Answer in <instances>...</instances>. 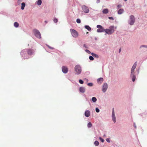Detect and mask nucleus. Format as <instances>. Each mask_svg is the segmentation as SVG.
I'll use <instances>...</instances> for the list:
<instances>
[{"instance_id":"c03bdc74","label":"nucleus","mask_w":147,"mask_h":147,"mask_svg":"<svg viewBox=\"0 0 147 147\" xmlns=\"http://www.w3.org/2000/svg\"><path fill=\"white\" fill-rule=\"evenodd\" d=\"M45 22L46 23H47V22L46 21H45Z\"/></svg>"},{"instance_id":"cd10ccee","label":"nucleus","mask_w":147,"mask_h":147,"mask_svg":"<svg viewBox=\"0 0 147 147\" xmlns=\"http://www.w3.org/2000/svg\"><path fill=\"white\" fill-rule=\"evenodd\" d=\"M76 22L78 23H80L81 22L80 20L79 19H77L76 20Z\"/></svg>"},{"instance_id":"ea45409f","label":"nucleus","mask_w":147,"mask_h":147,"mask_svg":"<svg viewBox=\"0 0 147 147\" xmlns=\"http://www.w3.org/2000/svg\"><path fill=\"white\" fill-rule=\"evenodd\" d=\"M84 47H85L86 48V45H85V44H84Z\"/></svg>"},{"instance_id":"a18cd8bd","label":"nucleus","mask_w":147,"mask_h":147,"mask_svg":"<svg viewBox=\"0 0 147 147\" xmlns=\"http://www.w3.org/2000/svg\"><path fill=\"white\" fill-rule=\"evenodd\" d=\"M23 51H22V52H21L22 55V53H23Z\"/></svg>"},{"instance_id":"37998d69","label":"nucleus","mask_w":147,"mask_h":147,"mask_svg":"<svg viewBox=\"0 0 147 147\" xmlns=\"http://www.w3.org/2000/svg\"><path fill=\"white\" fill-rule=\"evenodd\" d=\"M18 2H19V1H20H20H21V0H18Z\"/></svg>"},{"instance_id":"5701e85b","label":"nucleus","mask_w":147,"mask_h":147,"mask_svg":"<svg viewBox=\"0 0 147 147\" xmlns=\"http://www.w3.org/2000/svg\"><path fill=\"white\" fill-rule=\"evenodd\" d=\"M87 126L88 128L91 127L92 126V124L90 122L88 123L87 125Z\"/></svg>"},{"instance_id":"9d476101","label":"nucleus","mask_w":147,"mask_h":147,"mask_svg":"<svg viewBox=\"0 0 147 147\" xmlns=\"http://www.w3.org/2000/svg\"><path fill=\"white\" fill-rule=\"evenodd\" d=\"M27 53L29 55H31L34 52L33 50L31 49H26Z\"/></svg>"},{"instance_id":"2eb2a0df","label":"nucleus","mask_w":147,"mask_h":147,"mask_svg":"<svg viewBox=\"0 0 147 147\" xmlns=\"http://www.w3.org/2000/svg\"><path fill=\"white\" fill-rule=\"evenodd\" d=\"M85 88L83 87H80V91L82 93H84L85 92Z\"/></svg>"},{"instance_id":"423d86ee","label":"nucleus","mask_w":147,"mask_h":147,"mask_svg":"<svg viewBox=\"0 0 147 147\" xmlns=\"http://www.w3.org/2000/svg\"><path fill=\"white\" fill-rule=\"evenodd\" d=\"M130 20L129 22V24L132 25L133 24L135 21L134 16L133 15H131L130 17Z\"/></svg>"},{"instance_id":"f3484780","label":"nucleus","mask_w":147,"mask_h":147,"mask_svg":"<svg viewBox=\"0 0 147 147\" xmlns=\"http://www.w3.org/2000/svg\"><path fill=\"white\" fill-rule=\"evenodd\" d=\"M109 12V10L108 9H103L102 11V12L104 14H107Z\"/></svg>"},{"instance_id":"473e14b6","label":"nucleus","mask_w":147,"mask_h":147,"mask_svg":"<svg viewBox=\"0 0 147 147\" xmlns=\"http://www.w3.org/2000/svg\"><path fill=\"white\" fill-rule=\"evenodd\" d=\"M47 46L50 49H54L53 48L51 47H50V46H49V45H47Z\"/></svg>"},{"instance_id":"aec40b11","label":"nucleus","mask_w":147,"mask_h":147,"mask_svg":"<svg viewBox=\"0 0 147 147\" xmlns=\"http://www.w3.org/2000/svg\"><path fill=\"white\" fill-rule=\"evenodd\" d=\"M85 27L86 29H87L89 31H90L91 30V28L88 26H85Z\"/></svg>"},{"instance_id":"58836bf2","label":"nucleus","mask_w":147,"mask_h":147,"mask_svg":"<svg viewBox=\"0 0 147 147\" xmlns=\"http://www.w3.org/2000/svg\"><path fill=\"white\" fill-rule=\"evenodd\" d=\"M142 47H147V46H146V45H142L140 46V48H141Z\"/></svg>"},{"instance_id":"4c0bfd02","label":"nucleus","mask_w":147,"mask_h":147,"mask_svg":"<svg viewBox=\"0 0 147 147\" xmlns=\"http://www.w3.org/2000/svg\"><path fill=\"white\" fill-rule=\"evenodd\" d=\"M108 18H109V19L110 20H114L113 18L112 17H109Z\"/></svg>"},{"instance_id":"ddd939ff","label":"nucleus","mask_w":147,"mask_h":147,"mask_svg":"<svg viewBox=\"0 0 147 147\" xmlns=\"http://www.w3.org/2000/svg\"><path fill=\"white\" fill-rule=\"evenodd\" d=\"M103 80V79L102 78H100L98 79L97 80L98 84H101Z\"/></svg>"},{"instance_id":"4468645a","label":"nucleus","mask_w":147,"mask_h":147,"mask_svg":"<svg viewBox=\"0 0 147 147\" xmlns=\"http://www.w3.org/2000/svg\"><path fill=\"white\" fill-rule=\"evenodd\" d=\"M90 115V113L89 111L87 110L85 113V115L86 117H88Z\"/></svg>"},{"instance_id":"c756f323","label":"nucleus","mask_w":147,"mask_h":147,"mask_svg":"<svg viewBox=\"0 0 147 147\" xmlns=\"http://www.w3.org/2000/svg\"><path fill=\"white\" fill-rule=\"evenodd\" d=\"M87 85L88 86H93V84L91 83H88L87 84Z\"/></svg>"},{"instance_id":"f257e3e1","label":"nucleus","mask_w":147,"mask_h":147,"mask_svg":"<svg viewBox=\"0 0 147 147\" xmlns=\"http://www.w3.org/2000/svg\"><path fill=\"white\" fill-rule=\"evenodd\" d=\"M114 27L113 26H111L109 27V29H105V32L106 34H111L114 32Z\"/></svg>"},{"instance_id":"39448f33","label":"nucleus","mask_w":147,"mask_h":147,"mask_svg":"<svg viewBox=\"0 0 147 147\" xmlns=\"http://www.w3.org/2000/svg\"><path fill=\"white\" fill-rule=\"evenodd\" d=\"M97 28H98L97 30V32H101L104 31L105 32V29H104L101 25H97Z\"/></svg>"},{"instance_id":"7ed1b4c3","label":"nucleus","mask_w":147,"mask_h":147,"mask_svg":"<svg viewBox=\"0 0 147 147\" xmlns=\"http://www.w3.org/2000/svg\"><path fill=\"white\" fill-rule=\"evenodd\" d=\"M70 31L71 35L74 37L76 38L78 37L79 36L78 33L75 30L73 29H70Z\"/></svg>"},{"instance_id":"9b49d317","label":"nucleus","mask_w":147,"mask_h":147,"mask_svg":"<svg viewBox=\"0 0 147 147\" xmlns=\"http://www.w3.org/2000/svg\"><path fill=\"white\" fill-rule=\"evenodd\" d=\"M112 120L113 121L114 123H115L116 121L115 117V115L114 111V108H113V112L112 113Z\"/></svg>"},{"instance_id":"a878e982","label":"nucleus","mask_w":147,"mask_h":147,"mask_svg":"<svg viewBox=\"0 0 147 147\" xmlns=\"http://www.w3.org/2000/svg\"><path fill=\"white\" fill-rule=\"evenodd\" d=\"M92 55L94 57L95 56L97 57H98V56L97 55H96V54H94L93 53H92Z\"/></svg>"},{"instance_id":"393cba45","label":"nucleus","mask_w":147,"mask_h":147,"mask_svg":"<svg viewBox=\"0 0 147 147\" xmlns=\"http://www.w3.org/2000/svg\"><path fill=\"white\" fill-rule=\"evenodd\" d=\"M94 144L95 146H98L99 145V142L97 141H95L94 142Z\"/></svg>"},{"instance_id":"a211bd4d","label":"nucleus","mask_w":147,"mask_h":147,"mask_svg":"<svg viewBox=\"0 0 147 147\" xmlns=\"http://www.w3.org/2000/svg\"><path fill=\"white\" fill-rule=\"evenodd\" d=\"M124 12V10L123 9H119L118 12V14H121L123 13Z\"/></svg>"},{"instance_id":"e433bc0d","label":"nucleus","mask_w":147,"mask_h":147,"mask_svg":"<svg viewBox=\"0 0 147 147\" xmlns=\"http://www.w3.org/2000/svg\"><path fill=\"white\" fill-rule=\"evenodd\" d=\"M121 5H117V7L118 9H119V8H120L121 7Z\"/></svg>"},{"instance_id":"72a5a7b5","label":"nucleus","mask_w":147,"mask_h":147,"mask_svg":"<svg viewBox=\"0 0 147 147\" xmlns=\"http://www.w3.org/2000/svg\"><path fill=\"white\" fill-rule=\"evenodd\" d=\"M96 112L98 113L99 112V110L98 108H96Z\"/></svg>"},{"instance_id":"79ce46f5","label":"nucleus","mask_w":147,"mask_h":147,"mask_svg":"<svg viewBox=\"0 0 147 147\" xmlns=\"http://www.w3.org/2000/svg\"><path fill=\"white\" fill-rule=\"evenodd\" d=\"M97 2H98V3H99L100 2L99 0H98L97 1Z\"/></svg>"},{"instance_id":"6e6552de","label":"nucleus","mask_w":147,"mask_h":147,"mask_svg":"<svg viewBox=\"0 0 147 147\" xmlns=\"http://www.w3.org/2000/svg\"><path fill=\"white\" fill-rule=\"evenodd\" d=\"M137 66V62H136L133 65L131 71V75H132L133 73H134V69L136 68Z\"/></svg>"},{"instance_id":"7c9ffc66","label":"nucleus","mask_w":147,"mask_h":147,"mask_svg":"<svg viewBox=\"0 0 147 147\" xmlns=\"http://www.w3.org/2000/svg\"><path fill=\"white\" fill-rule=\"evenodd\" d=\"M99 139L102 142H104V139L101 138V137H99Z\"/></svg>"},{"instance_id":"f03ea898","label":"nucleus","mask_w":147,"mask_h":147,"mask_svg":"<svg viewBox=\"0 0 147 147\" xmlns=\"http://www.w3.org/2000/svg\"><path fill=\"white\" fill-rule=\"evenodd\" d=\"M75 74L79 75L80 74L82 71V69L80 66L78 65H76L74 67Z\"/></svg>"},{"instance_id":"0eeeda50","label":"nucleus","mask_w":147,"mask_h":147,"mask_svg":"<svg viewBox=\"0 0 147 147\" xmlns=\"http://www.w3.org/2000/svg\"><path fill=\"white\" fill-rule=\"evenodd\" d=\"M82 8L84 12L88 13L89 11V10L87 7L85 5H83L82 6Z\"/></svg>"},{"instance_id":"a19ab883","label":"nucleus","mask_w":147,"mask_h":147,"mask_svg":"<svg viewBox=\"0 0 147 147\" xmlns=\"http://www.w3.org/2000/svg\"><path fill=\"white\" fill-rule=\"evenodd\" d=\"M121 51V49H120L119 50V53H120Z\"/></svg>"},{"instance_id":"49530a36","label":"nucleus","mask_w":147,"mask_h":147,"mask_svg":"<svg viewBox=\"0 0 147 147\" xmlns=\"http://www.w3.org/2000/svg\"><path fill=\"white\" fill-rule=\"evenodd\" d=\"M124 0L125 1H126L127 0Z\"/></svg>"},{"instance_id":"dca6fc26","label":"nucleus","mask_w":147,"mask_h":147,"mask_svg":"<svg viewBox=\"0 0 147 147\" xmlns=\"http://www.w3.org/2000/svg\"><path fill=\"white\" fill-rule=\"evenodd\" d=\"M131 76L132 78L133 81L134 82L136 79V76L134 75V73H133L132 75L131 76Z\"/></svg>"},{"instance_id":"20e7f679","label":"nucleus","mask_w":147,"mask_h":147,"mask_svg":"<svg viewBox=\"0 0 147 147\" xmlns=\"http://www.w3.org/2000/svg\"><path fill=\"white\" fill-rule=\"evenodd\" d=\"M34 34L38 38H41V36L39 32L37 30L34 29Z\"/></svg>"},{"instance_id":"f8f14e48","label":"nucleus","mask_w":147,"mask_h":147,"mask_svg":"<svg viewBox=\"0 0 147 147\" xmlns=\"http://www.w3.org/2000/svg\"><path fill=\"white\" fill-rule=\"evenodd\" d=\"M62 69L63 72L64 73H67L68 71L67 68L65 66H63L62 67Z\"/></svg>"},{"instance_id":"c85d7f7f","label":"nucleus","mask_w":147,"mask_h":147,"mask_svg":"<svg viewBox=\"0 0 147 147\" xmlns=\"http://www.w3.org/2000/svg\"><path fill=\"white\" fill-rule=\"evenodd\" d=\"M89 59L91 60H93L94 59V58L92 56H90L89 57Z\"/></svg>"},{"instance_id":"4be33fe9","label":"nucleus","mask_w":147,"mask_h":147,"mask_svg":"<svg viewBox=\"0 0 147 147\" xmlns=\"http://www.w3.org/2000/svg\"><path fill=\"white\" fill-rule=\"evenodd\" d=\"M14 26L16 27H18L19 26V24L17 22H15L14 23Z\"/></svg>"},{"instance_id":"412c9836","label":"nucleus","mask_w":147,"mask_h":147,"mask_svg":"<svg viewBox=\"0 0 147 147\" xmlns=\"http://www.w3.org/2000/svg\"><path fill=\"white\" fill-rule=\"evenodd\" d=\"M42 3V1L41 0H38L37 2V4L38 5H40Z\"/></svg>"},{"instance_id":"bb28decb","label":"nucleus","mask_w":147,"mask_h":147,"mask_svg":"<svg viewBox=\"0 0 147 147\" xmlns=\"http://www.w3.org/2000/svg\"><path fill=\"white\" fill-rule=\"evenodd\" d=\"M58 19L56 18H54L53 21L55 23H57L58 22Z\"/></svg>"},{"instance_id":"f704fd0d","label":"nucleus","mask_w":147,"mask_h":147,"mask_svg":"<svg viewBox=\"0 0 147 147\" xmlns=\"http://www.w3.org/2000/svg\"><path fill=\"white\" fill-rule=\"evenodd\" d=\"M85 51L87 53H90V51L89 50H87V49L85 50Z\"/></svg>"},{"instance_id":"6ab92c4d","label":"nucleus","mask_w":147,"mask_h":147,"mask_svg":"<svg viewBox=\"0 0 147 147\" xmlns=\"http://www.w3.org/2000/svg\"><path fill=\"white\" fill-rule=\"evenodd\" d=\"M25 5V4L23 2L22 3L21 9L22 10H23L24 9Z\"/></svg>"},{"instance_id":"de8ad7c7","label":"nucleus","mask_w":147,"mask_h":147,"mask_svg":"<svg viewBox=\"0 0 147 147\" xmlns=\"http://www.w3.org/2000/svg\"><path fill=\"white\" fill-rule=\"evenodd\" d=\"M87 33H88V32H87Z\"/></svg>"},{"instance_id":"2f4dec72","label":"nucleus","mask_w":147,"mask_h":147,"mask_svg":"<svg viewBox=\"0 0 147 147\" xmlns=\"http://www.w3.org/2000/svg\"><path fill=\"white\" fill-rule=\"evenodd\" d=\"M79 82L81 84H83L84 83L83 81L81 80H79Z\"/></svg>"},{"instance_id":"c9c22d12","label":"nucleus","mask_w":147,"mask_h":147,"mask_svg":"<svg viewBox=\"0 0 147 147\" xmlns=\"http://www.w3.org/2000/svg\"><path fill=\"white\" fill-rule=\"evenodd\" d=\"M106 141L108 142H110L109 139L108 138H107L106 139Z\"/></svg>"},{"instance_id":"b1692460","label":"nucleus","mask_w":147,"mask_h":147,"mask_svg":"<svg viewBox=\"0 0 147 147\" xmlns=\"http://www.w3.org/2000/svg\"><path fill=\"white\" fill-rule=\"evenodd\" d=\"M92 100L94 102H95L97 100L96 98L95 97H92Z\"/></svg>"},{"instance_id":"1a4fd4ad","label":"nucleus","mask_w":147,"mask_h":147,"mask_svg":"<svg viewBox=\"0 0 147 147\" xmlns=\"http://www.w3.org/2000/svg\"><path fill=\"white\" fill-rule=\"evenodd\" d=\"M108 88L107 84L106 83L104 84L103 86L102 91L103 92H105Z\"/></svg>"}]
</instances>
